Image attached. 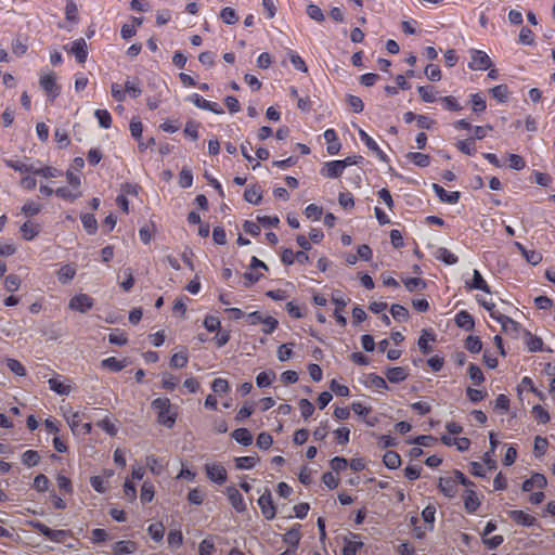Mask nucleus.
Returning a JSON list of instances; mask_svg holds the SVG:
<instances>
[{"label": "nucleus", "mask_w": 555, "mask_h": 555, "mask_svg": "<svg viewBox=\"0 0 555 555\" xmlns=\"http://www.w3.org/2000/svg\"><path fill=\"white\" fill-rule=\"evenodd\" d=\"M152 408L157 412V421L167 428L173 427L177 412L168 398H156L152 401Z\"/></svg>", "instance_id": "obj_1"}, {"label": "nucleus", "mask_w": 555, "mask_h": 555, "mask_svg": "<svg viewBox=\"0 0 555 555\" xmlns=\"http://www.w3.org/2000/svg\"><path fill=\"white\" fill-rule=\"evenodd\" d=\"M469 55L468 67L473 70H486L492 66L491 59L481 50L470 49Z\"/></svg>", "instance_id": "obj_2"}, {"label": "nucleus", "mask_w": 555, "mask_h": 555, "mask_svg": "<svg viewBox=\"0 0 555 555\" xmlns=\"http://www.w3.org/2000/svg\"><path fill=\"white\" fill-rule=\"evenodd\" d=\"M188 101L193 103L196 107L212 112L215 114L221 115L224 113L223 108L216 102H211L205 100L202 95L197 93H193L188 98Z\"/></svg>", "instance_id": "obj_3"}, {"label": "nucleus", "mask_w": 555, "mask_h": 555, "mask_svg": "<svg viewBox=\"0 0 555 555\" xmlns=\"http://www.w3.org/2000/svg\"><path fill=\"white\" fill-rule=\"evenodd\" d=\"M345 169L346 163H340V160H331L324 163L320 172L323 177L336 179L344 173Z\"/></svg>", "instance_id": "obj_4"}, {"label": "nucleus", "mask_w": 555, "mask_h": 555, "mask_svg": "<svg viewBox=\"0 0 555 555\" xmlns=\"http://www.w3.org/2000/svg\"><path fill=\"white\" fill-rule=\"evenodd\" d=\"M68 307L72 310L85 313L93 307V299L87 294H79L69 300Z\"/></svg>", "instance_id": "obj_5"}, {"label": "nucleus", "mask_w": 555, "mask_h": 555, "mask_svg": "<svg viewBox=\"0 0 555 555\" xmlns=\"http://www.w3.org/2000/svg\"><path fill=\"white\" fill-rule=\"evenodd\" d=\"M206 475L210 481L215 483H222L227 480V470L221 464H206Z\"/></svg>", "instance_id": "obj_6"}, {"label": "nucleus", "mask_w": 555, "mask_h": 555, "mask_svg": "<svg viewBox=\"0 0 555 555\" xmlns=\"http://www.w3.org/2000/svg\"><path fill=\"white\" fill-rule=\"evenodd\" d=\"M465 284H466V288L469 291L478 289V291H482L488 294L491 293V289H490L487 281L483 279L481 273L476 269L473 272L472 281H466Z\"/></svg>", "instance_id": "obj_7"}, {"label": "nucleus", "mask_w": 555, "mask_h": 555, "mask_svg": "<svg viewBox=\"0 0 555 555\" xmlns=\"http://www.w3.org/2000/svg\"><path fill=\"white\" fill-rule=\"evenodd\" d=\"M433 190L435 194L439 197V199L447 204H456L460 199V192L453 191L449 192L446 191L441 185L434 183Z\"/></svg>", "instance_id": "obj_8"}, {"label": "nucleus", "mask_w": 555, "mask_h": 555, "mask_svg": "<svg viewBox=\"0 0 555 555\" xmlns=\"http://www.w3.org/2000/svg\"><path fill=\"white\" fill-rule=\"evenodd\" d=\"M323 137L327 143V153L330 155H336L341 147L336 131L334 129H327L324 131Z\"/></svg>", "instance_id": "obj_9"}, {"label": "nucleus", "mask_w": 555, "mask_h": 555, "mask_svg": "<svg viewBox=\"0 0 555 555\" xmlns=\"http://www.w3.org/2000/svg\"><path fill=\"white\" fill-rule=\"evenodd\" d=\"M70 52L75 55L76 60L83 64L88 56L87 42L85 39L80 38L73 42Z\"/></svg>", "instance_id": "obj_10"}, {"label": "nucleus", "mask_w": 555, "mask_h": 555, "mask_svg": "<svg viewBox=\"0 0 555 555\" xmlns=\"http://www.w3.org/2000/svg\"><path fill=\"white\" fill-rule=\"evenodd\" d=\"M454 321L459 327L465 331H472L475 326L473 315L466 310H461L460 312H457Z\"/></svg>", "instance_id": "obj_11"}, {"label": "nucleus", "mask_w": 555, "mask_h": 555, "mask_svg": "<svg viewBox=\"0 0 555 555\" xmlns=\"http://www.w3.org/2000/svg\"><path fill=\"white\" fill-rule=\"evenodd\" d=\"M349 464V469H348V479H346L345 481H348L351 486H354V485H358L360 483V480H359V477L356 476H351V475H356L357 473L361 472L363 468H364V463L361 459H353Z\"/></svg>", "instance_id": "obj_12"}, {"label": "nucleus", "mask_w": 555, "mask_h": 555, "mask_svg": "<svg viewBox=\"0 0 555 555\" xmlns=\"http://www.w3.org/2000/svg\"><path fill=\"white\" fill-rule=\"evenodd\" d=\"M41 88L47 91L52 98L59 95V88L55 82V77L52 74L44 75L40 78Z\"/></svg>", "instance_id": "obj_13"}, {"label": "nucleus", "mask_w": 555, "mask_h": 555, "mask_svg": "<svg viewBox=\"0 0 555 555\" xmlns=\"http://www.w3.org/2000/svg\"><path fill=\"white\" fill-rule=\"evenodd\" d=\"M331 468L338 477H348L349 464L344 457L336 456L331 461Z\"/></svg>", "instance_id": "obj_14"}, {"label": "nucleus", "mask_w": 555, "mask_h": 555, "mask_svg": "<svg viewBox=\"0 0 555 555\" xmlns=\"http://www.w3.org/2000/svg\"><path fill=\"white\" fill-rule=\"evenodd\" d=\"M232 438L240 444L248 447L253 443V435L246 428H237L231 434Z\"/></svg>", "instance_id": "obj_15"}, {"label": "nucleus", "mask_w": 555, "mask_h": 555, "mask_svg": "<svg viewBox=\"0 0 555 555\" xmlns=\"http://www.w3.org/2000/svg\"><path fill=\"white\" fill-rule=\"evenodd\" d=\"M244 198L246 202H248L250 204H254V205L260 204V202L262 199V192H261L260 186L250 185V186L246 188V190L244 192Z\"/></svg>", "instance_id": "obj_16"}, {"label": "nucleus", "mask_w": 555, "mask_h": 555, "mask_svg": "<svg viewBox=\"0 0 555 555\" xmlns=\"http://www.w3.org/2000/svg\"><path fill=\"white\" fill-rule=\"evenodd\" d=\"M386 377L390 383H400L408 377V372L401 366L390 367L386 372Z\"/></svg>", "instance_id": "obj_17"}, {"label": "nucleus", "mask_w": 555, "mask_h": 555, "mask_svg": "<svg viewBox=\"0 0 555 555\" xmlns=\"http://www.w3.org/2000/svg\"><path fill=\"white\" fill-rule=\"evenodd\" d=\"M436 258L449 266L455 264L459 261V257L444 247L437 249Z\"/></svg>", "instance_id": "obj_18"}, {"label": "nucleus", "mask_w": 555, "mask_h": 555, "mask_svg": "<svg viewBox=\"0 0 555 555\" xmlns=\"http://www.w3.org/2000/svg\"><path fill=\"white\" fill-rule=\"evenodd\" d=\"M76 275V268L72 264H65L57 271V279L62 284L69 283Z\"/></svg>", "instance_id": "obj_19"}, {"label": "nucleus", "mask_w": 555, "mask_h": 555, "mask_svg": "<svg viewBox=\"0 0 555 555\" xmlns=\"http://www.w3.org/2000/svg\"><path fill=\"white\" fill-rule=\"evenodd\" d=\"M406 158L413 163L415 166L424 168L429 166L430 164V157L427 154H423L420 152H410L406 155Z\"/></svg>", "instance_id": "obj_20"}, {"label": "nucleus", "mask_w": 555, "mask_h": 555, "mask_svg": "<svg viewBox=\"0 0 555 555\" xmlns=\"http://www.w3.org/2000/svg\"><path fill=\"white\" fill-rule=\"evenodd\" d=\"M54 193L57 197L69 202H74L82 195L81 191H75L74 189L70 190L66 186L57 188Z\"/></svg>", "instance_id": "obj_21"}, {"label": "nucleus", "mask_w": 555, "mask_h": 555, "mask_svg": "<svg viewBox=\"0 0 555 555\" xmlns=\"http://www.w3.org/2000/svg\"><path fill=\"white\" fill-rule=\"evenodd\" d=\"M65 420L74 434L80 433V426L82 424V415L80 412L65 414Z\"/></svg>", "instance_id": "obj_22"}, {"label": "nucleus", "mask_w": 555, "mask_h": 555, "mask_svg": "<svg viewBox=\"0 0 555 555\" xmlns=\"http://www.w3.org/2000/svg\"><path fill=\"white\" fill-rule=\"evenodd\" d=\"M82 225L88 234H95L98 230V221L91 214H83L80 217Z\"/></svg>", "instance_id": "obj_23"}, {"label": "nucleus", "mask_w": 555, "mask_h": 555, "mask_svg": "<svg viewBox=\"0 0 555 555\" xmlns=\"http://www.w3.org/2000/svg\"><path fill=\"white\" fill-rule=\"evenodd\" d=\"M403 283L405 288L411 293L426 288V282L421 278H406L403 280Z\"/></svg>", "instance_id": "obj_24"}, {"label": "nucleus", "mask_w": 555, "mask_h": 555, "mask_svg": "<svg viewBox=\"0 0 555 555\" xmlns=\"http://www.w3.org/2000/svg\"><path fill=\"white\" fill-rule=\"evenodd\" d=\"M526 346L530 352H537L542 350L543 341L540 337L526 332Z\"/></svg>", "instance_id": "obj_25"}, {"label": "nucleus", "mask_w": 555, "mask_h": 555, "mask_svg": "<svg viewBox=\"0 0 555 555\" xmlns=\"http://www.w3.org/2000/svg\"><path fill=\"white\" fill-rule=\"evenodd\" d=\"M48 384L50 389L56 392L57 395L66 396L70 392V386L65 385L59 378H50L48 380Z\"/></svg>", "instance_id": "obj_26"}, {"label": "nucleus", "mask_w": 555, "mask_h": 555, "mask_svg": "<svg viewBox=\"0 0 555 555\" xmlns=\"http://www.w3.org/2000/svg\"><path fill=\"white\" fill-rule=\"evenodd\" d=\"M179 185L182 189H188L192 186L193 183V173L192 170L188 167H183L179 173Z\"/></svg>", "instance_id": "obj_27"}, {"label": "nucleus", "mask_w": 555, "mask_h": 555, "mask_svg": "<svg viewBox=\"0 0 555 555\" xmlns=\"http://www.w3.org/2000/svg\"><path fill=\"white\" fill-rule=\"evenodd\" d=\"M383 461L385 465L390 469H396L401 464L400 455L395 451H387L384 454Z\"/></svg>", "instance_id": "obj_28"}, {"label": "nucleus", "mask_w": 555, "mask_h": 555, "mask_svg": "<svg viewBox=\"0 0 555 555\" xmlns=\"http://www.w3.org/2000/svg\"><path fill=\"white\" fill-rule=\"evenodd\" d=\"M490 92L492 96L500 103L506 102L509 93L508 87L506 85L495 86L490 90Z\"/></svg>", "instance_id": "obj_29"}, {"label": "nucleus", "mask_w": 555, "mask_h": 555, "mask_svg": "<svg viewBox=\"0 0 555 555\" xmlns=\"http://www.w3.org/2000/svg\"><path fill=\"white\" fill-rule=\"evenodd\" d=\"M21 232H22V235L25 240L27 241H31L35 236L38 235L39 233V228L38 225L31 223V222H25L22 227H21Z\"/></svg>", "instance_id": "obj_30"}, {"label": "nucleus", "mask_w": 555, "mask_h": 555, "mask_svg": "<svg viewBox=\"0 0 555 555\" xmlns=\"http://www.w3.org/2000/svg\"><path fill=\"white\" fill-rule=\"evenodd\" d=\"M40 455L35 450H27L22 454V463L28 467H33L39 463Z\"/></svg>", "instance_id": "obj_31"}, {"label": "nucleus", "mask_w": 555, "mask_h": 555, "mask_svg": "<svg viewBox=\"0 0 555 555\" xmlns=\"http://www.w3.org/2000/svg\"><path fill=\"white\" fill-rule=\"evenodd\" d=\"M94 115L99 121L100 127L103 129H108L112 125V116L106 109H96Z\"/></svg>", "instance_id": "obj_32"}, {"label": "nucleus", "mask_w": 555, "mask_h": 555, "mask_svg": "<svg viewBox=\"0 0 555 555\" xmlns=\"http://www.w3.org/2000/svg\"><path fill=\"white\" fill-rule=\"evenodd\" d=\"M146 466L153 474L159 475L164 469V461L150 455L146 457Z\"/></svg>", "instance_id": "obj_33"}, {"label": "nucleus", "mask_w": 555, "mask_h": 555, "mask_svg": "<svg viewBox=\"0 0 555 555\" xmlns=\"http://www.w3.org/2000/svg\"><path fill=\"white\" fill-rule=\"evenodd\" d=\"M367 386L375 389H388L386 380L374 373L367 375Z\"/></svg>", "instance_id": "obj_34"}, {"label": "nucleus", "mask_w": 555, "mask_h": 555, "mask_svg": "<svg viewBox=\"0 0 555 555\" xmlns=\"http://www.w3.org/2000/svg\"><path fill=\"white\" fill-rule=\"evenodd\" d=\"M468 375L475 385H480L485 380L481 369L474 363H470L468 366Z\"/></svg>", "instance_id": "obj_35"}, {"label": "nucleus", "mask_w": 555, "mask_h": 555, "mask_svg": "<svg viewBox=\"0 0 555 555\" xmlns=\"http://www.w3.org/2000/svg\"><path fill=\"white\" fill-rule=\"evenodd\" d=\"M390 313L392 318L399 322L405 321L409 317L408 309L398 304L391 306Z\"/></svg>", "instance_id": "obj_36"}, {"label": "nucleus", "mask_w": 555, "mask_h": 555, "mask_svg": "<svg viewBox=\"0 0 555 555\" xmlns=\"http://www.w3.org/2000/svg\"><path fill=\"white\" fill-rule=\"evenodd\" d=\"M275 374L273 372H261L256 377V384L259 388H264L271 385Z\"/></svg>", "instance_id": "obj_37"}, {"label": "nucleus", "mask_w": 555, "mask_h": 555, "mask_svg": "<svg viewBox=\"0 0 555 555\" xmlns=\"http://www.w3.org/2000/svg\"><path fill=\"white\" fill-rule=\"evenodd\" d=\"M102 365L113 372H119L125 367L124 361H120L115 357L104 359L102 361Z\"/></svg>", "instance_id": "obj_38"}, {"label": "nucleus", "mask_w": 555, "mask_h": 555, "mask_svg": "<svg viewBox=\"0 0 555 555\" xmlns=\"http://www.w3.org/2000/svg\"><path fill=\"white\" fill-rule=\"evenodd\" d=\"M306 12L311 20L317 21L319 23H321L325 20V16H324L322 10L314 3H309L307 5Z\"/></svg>", "instance_id": "obj_39"}, {"label": "nucleus", "mask_w": 555, "mask_h": 555, "mask_svg": "<svg viewBox=\"0 0 555 555\" xmlns=\"http://www.w3.org/2000/svg\"><path fill=\"white\" fill-rule=\"evenodd\" d=\"M465 348L472 353H478L481 351L482 343L477 336H468L465 340Z\"/></svg>", "instance_id": "obj_40"}, {"label": "nucleus", "mask_w": 555, "mask_h": 555, "mask_svg": "<svg viewBox=\"0 0 555 555\" xmlns=\"http://www.w3.org/2000/svg\"><path fill=\"white\" fill-rule=\"evenodd\" d=\"M189 358L185 352L173 353L170 358V366L175 369L184 367L188 364Z\"/></svg>", "instance_id": "obj_41"}, {"label": "nucleus", "mask_w": 555, "mask_h": 555, "mask_svg": "<svg viewBox=\"0 0 555 555\" xmlns=\"http://www.w3.org/2000/svg\"><path fill=\"white\" fill-rule=\"evenodd\" d=\"M257 463L255 456H240L235 459V466L240 469H250Z\"/></svg>", "instance_id": "obj_42"}, {"label": "nucleus", "mask_w": 555, "mask_h": 555, "mask_svg": "<svg viewBox=\"0 0 555 555\" xmlns=\"http://www.w3.org/2000/svg\"><path fill=\"white\" fill-rule=\"evenodd\" d=\"M21 279L16 274H9L4 280V287L8 292L13 293L20 288Z\"/></svg>", "instance_id": "obj_43"}, {"label": "nucleus", "mask_w": 555, "mask_h": 555, "mask_svg": "<svg viewBox=\"0 0 555 555\" xmlns=\"http://www.w3.org/2000/svg\"><path fill=\"white\" fill-rule=\"evenodd\" d=\"M456 147L466 155H474L476 152L474 139L460 140Z\"/></svg>", "instance_id": "obj_44"}, {"label": "nucleus", "mask_w": 555, "mask_h": 555, "mask_svg": "<svg viewBox=\"0 0 555 555\" xmlns=\"http://www.w3.org/2000/svg\"><path fill=\"white\" fill-rule=\"evenodd\" d=\"M7 367L17 376H24L26 374L24 365L18 360L7 359Z\"/></svg>", "instance_id": "obj_45"}, {"label": "nucleus", "mask_w": 555, "mask_h": 555, "mask_svg": "<svg viewBox=\"0 0 555 555\" xmlns=\"http://www.w3.org/2000/svg\"><path fill=\"white\" fill-rule=\"evenodd\" d=\"M220 17L228 25H233L238 21V17H237L235 11L230 7L222 9V11L220 13Z\"/></svg>", "instance_id": "obj_46"}, {"label": "nucleus", "mask_w": 555, "mask_h": 555, "mask_svg": "<svg viewBox=\"0 0 555 555\" xmlns=\"http://www.w3.org/2000/svg\"><path fill=\"white\" fill-rule=\"evenodd\" d=\"M470 99H472V108L475 113L479 114L486 109V107H487L486 100L480 94H478V93L472 94Z\"/></svg>", "instance_id": "obj_47"}, {"label": "nucleus", "mask_w": 555, "mask_h": 555, "mask_svg": "<svg viewBox=\"0 0 555 555\" xmlns=\"http://www.w3.org/2000/svg\"><path fill=\"white\" fill-rule=\"evenodd\" d=\"M178 384H179L178 377H176L171 374H168V373L163 375L162 386L164 389L172 391L176 389Z\"/></svg>", "instance_id": "obj_48"}, {"label": "nucleus", "mask_w": 555, "mask_h": 555, "mask_svg": "<svg viewBox=\"0 0 555 555\" xmlns=\"http://www.w3.org/2000/svg\"><path fill=\"white\" fill-rule=\"evenodd\" d=\"M417 91L424 102L433 103L436 101V94L431 87L420 86Z\"/></svg>", "instance_id": "obj_49"}, {"label": "nucleus", "mask_w": 555, "mask_h": 555, "mask_svg": "<svg viewBox=\"0 0 555 555\" xmlns=\"http://www.w3.org/2000/svg\"><path fill=\"white\" fill-rule=\"evenodd\" d=\"M299 410L301 413V416L307 420L310 417L314 412L313 404L308 399H300L299 400Z\"/></svg>", "instance_id": "obj_50"}, {"label": "nucleus", "mask_w": 555, "mask_h": 555, "mask_svg": "<svg viewBox=\"0 0 555 555\" xmlns=\"http://www.w3.org/2000/svg\"><path fill=\"white\" fill-rule=\"evenodd\" d=\"M492 468L493 467L490 465H485V464L477 463V462H473L470 464V473L474 476H478V477H486L487 472L491 470Z\"/></svg>", "instance_id": "obj_51"}, {"label": "nucleus", "mask_w": 555, "mask_h": 555, "mask_svg": "<svg viewBox=\"0 0 555 555\" xmlns=\"http://www.w3.org/2000/svg\"><path fill=\"white\" fill-rule=\"evenodd\" d=\"M425 75L431 81H439L441 79V70L438 65L428 64L425 67Z\"/></svg>", "instance_id": "obj_52"}, {"label": "nucleus", "mask_w": 555, "mask_h": 555, "mask_svg": "<svg viewBox=\"0 0 555 555\" xmlns=\"http://www.w3.org/2000/svg\"><path fill=\"white\" fill-rule=\"evenodd\" d=\"M532 413L538 423L546 424L550 421V414L541 405H534Z\"/></svg>", "instance_id": "obj_53"}, {"label": "nucleus", "mask_w": 555, "mask_h": 555, "mask_svg": "<svg viewBox=\"0 0 555 555\" xmlns=\"http://www.w3.org/2000/svg\"><path fill=\"white\" fill-rule=\"evenodd\" d=\"M126 94H129L131 98L135 99L141 95L142 89L140 88L137 81L127 80L125 83Z\"/></svg>", "instance_id": "obj_54"}, {"label": "nucleus", "mask_w": 555, "mask_h": 555, "mask_svg": "<svg viewBox=\"0 0 555 555\" xmlns=\"http://www.w3.org/2000/svg\"><path fill=\"white\" fill-rule=\"evenodd\" d=\"M108 341L113 345L122 346L127 343V336L124 332L115 330L109 334Z\"/></svg>", "instance_id": "obj_55"}, {"label": "nucleus", "mask_w": 555, "mask_h": 555, "mask_svg": "<svg viewBox=\"0 0 555 555\" xmlns=\"http://www.w3.org/2000/svg\"><path fill=\"white\" fill-rule=\"evenodd\" d=\"M338 203L345 209H349L354 206V199L350 192H340Z\"/></svg>", "instance_id": "obj_56"}, {"label": "nucleus", "mask_w": 555, "mask_h": 555, "mask_svg": "<svg viewBox=\"0 0 555 555\" xmlns=\"http://www.w3.org/2000/svg\"><path fill=\"white\" fill-rule=\"evenodd\" d=\"M323 214V209L315 204H310L305 209V215L309 219L319 220Z\"/></svg>", "instance_id": "obj_57"}, {"label": "nucleus", "mask_w": 555, "mask_h": 555, "mask_svg": "<svg viewBox=\"0 0 555 555\" xmlns=\"http://www.w3.org/2000/svg\"><path fill=\"white\" fill-rule=\"evenodd\" d=\"M41 205L35 202H28L22 207V212L27 217H33L39 214Z\"/></svg>", "instance_id": "obj_58"}, {"label": "nucleus", "mask_w": 555, "mask_h": 555, "mask_svg": "<svg viewBox=\"0 0 555 555\" xmlns=\"http://www.w3.org/2000/svg\"><path fill=\"white\" fill-rule=\"evenodd\" d=\"M273 439L270 434L261 433L257 437L256 444L258 448L268 450L272 446Z\"/></svg>", "instance_id": "obj_59"}, {"label": "nucleus", "mask_w": 555, "mask_h": 555, "mask_svg": "<svg viewBox=\"0 0 555 555\" xmlns=\"http://www.w3.org/2000/svg\"><path fill=\"white\" fill-rule=\"evenodd\" d=\"M330 388L333 392L340 397H348L350 395L349 388L345 385L339 384L336 379H332Z\"/></svg>", "instance_id": "obj_60"}, {"label": "nucleus", "mask_w": 555, "mask_h": 555, "mask_svg": "<svg viewBox=\"0 0 555 555\" xmlns=\"http://www.w3.org/2000/svg\"><path fill=\"white\" fill-rule=\"evenodd\" d=\"M291 346H293V344H283V345H281L279 347V349H278V359L281 362H285V361H287L288 359L292 358L293 350H292Z\"/></svg>", "instance_id": "obj_61"}, {"label": "nucleus", "mask_w": 555, "mask_h": 555, "mask_svg": "<svg viewBox=\"0 0 555 555\" xmlns=\"http://www.w3.org/2000/svg\"><path fill=\"white\" fill-rule=\"evenodd\" d=\"M441 102L444 105V108L452 112H459L462 109V106L459 104L456 99L452 95L443 96Z\"/></svg>", "instance_id": "obj_62"}, {"label": "nucleus", "mask_w": 555, "mask_h": 555, "mask_svg": "<svg viewBox=\"0 0 555 555\" xmlns=\"http://www.w3.org/2000/svg\"><path fill=\"white\" fill-rule=\"evenodd\" d=\"M262 276V274L256 272V270H250L245 272L243 278H244V286L245 287H250L253 284H255L256 282H258L260 280V278Z\"/></svg>", "instance_id": "obj_63"}, {"label": "nucleus", "mask_w": 555, "mask_h": 555, "mask_svg": "<svg viewBox=\"0 0 555 555\" xmlns=\"http://www.w3.org/2000/svg\"><path fill=\"white\" fill-rule=\"evenodd\" d=\"M211 389L216 393L227 392L229 389L228 380L221 377L214 379L211 384Z\"/></svg>", "instance_id": "obj_64"}]
</instances>
